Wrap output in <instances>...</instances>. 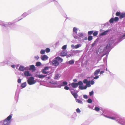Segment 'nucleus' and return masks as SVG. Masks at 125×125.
<instances>
[{
  "instance_id": "f257e3e1",
  "label": "nucleus",
  "mask_w": 125,
  "mask_h": 125,
  "mask_svg": "<svg viewBox=\"0 0 125 125\" xmlns=\"http://www.w3.org/2000/svg\"><path fill=\"white\" fill-rule=\"evenodd\" d=\"M12 115H10L8 116L4 121L2 125H10L11 122V119Z\"/></svg>"
},
{
  "instance_id": "f03ea898",
  "label": "nucleus",
  "mask_w": 125,
  "mask_h": 125,
  "mask_svg": "<svg viewBox=\"0 0 125 125\" xmlns=\"http://www.w3.org/2000/svg\"><path fill=\"white\" fill-rule=\"evenodd\" d=\"M34 78L32 77H31L28 80L27 82L29 84L31 85L34 84L35 82L33 80Z\"/></svg>"
},
{
  "instance_id": "7ed1b4c3",
  "label": "nucleus",
  "mask_w": 125,
  "mask_h": 125,
  "mask_svg": "<svg viewBox=\"0 0 125 125\" xmlns=\"http://www.w3.org/2000/svg\"><path fill=\"white\" fill-rule=\"evenodd\" d=\"M111 44L110 43H108L107 44L106 46L104 48V51L106 52H109L111 49Z\"/></svg>"
},
{
  "instance_id": "20e7f679",
  "label": "nucleus",
  "mask_w": 125,
  "mask_h": 125,
  "mask_svg": "<svg viewBox=\"0 0 125 125\" xmlns=\"http://www.w3.org/2000/svg\"><path fill=\"white\" fill-rule=\"evenodd\" d=\"M49 69L48 67H45L44 69L42 70V72L43 74H46L49 73V72L48 71Z\"/></svg>"
},
{
  "instance_id": "39448f33",
  "label": "nucleus",
  "mask_w": 125,
  "mask_h": 125,
  "mask_svg": "<svg viewBox=\"0 0 125 125\" xmlns=\"http://www.w3.org/2000/svg\"><path fill=\"white\" fill-rule=\"evenodd\" d=\"M52 63L53 65L55 66H57L59 64V62L57 61V60L55 59V58L53 61Z\"/></svg>"
},
{
  "instance_id": "423d86ee",
  "label": "nucleus",
  "mask_w": 125,
  "mask_h": 125,
  "mask_svg": "<svg viewBox=\"0 0 125 125\" xmlns=\"http://www.w3.org/2000/svg\"><path fill=\"white\" fill-rule=\"evenodd\" d=\"M24 74L25 76H30L31 75L29 71H25L24 73Z\"/></svg>"
},
{
  "instance_id": "0eeeda50",
  "label": "nucleus",
  "mask_w": 125,
  "mask_h": 125,
  "mask_svg": "<svg viewBox=\"0 0 125 125\" xmlns=\"http://www.w3.org/2000/svg\"><path fill=\"white\" fill-rule=\"evenodd\" d=\"M41 59L42 60H46L48 59V57L47 55H44L42 56L41 57Z\"/></svg>"
},
{
  "instance_id": "6e6552de",
  "label": "nucleus",
  "mask_w": 125,
  "mask_h": 125,
  "mask_svg": "<svg viewBox=\"0 0 125 125\" xmlns=\"http://www.w3.org/2000/svg\"><path fill=\"white\" fill-rule=\"evenodd\" d=\"M67 53L65 51L63 50L62 51L61 53V55L62 56H64L66 55Z\"/></svg>"
},
{
  "instance_id": "1a4fd4ad",
  "label": "nucleus",
  "mask_w": 125,
  "mask_h": 125,
  "mask_svg": "<svg viewBox=\"0 0 125 125\" xmlns=\"http://www.w3.org/2000/svg\"><path fill=\"white\" fill-rule=\"evenodd\" d=\"M71 85L72 86L73 88H75L78 86V84H77V83H72Z\"/></svg>"
},
{
  "instance_id": "9d476101",
  "label": "nucleus",
  "mask_w": 125,
  "mask_h": 125,
  "mask_svg": "<svg viewBox=\"0 0 125 125\" xmlns=\"http://www.w3.org/2000/svg\"><path fill=\"white\" fill-rule=\"evenodd\" d=\"M100 71L101 70L100 69H98L95 71L94 73V75H98Z\"/></svg>"
},
{
  "instance_id": "9b49d317",
  "label": "nucleus",
  "mask_w": 125,
  "mask_h": 125,
  "mask_svg": "<svg viewBox=\"0 0 125 125\" xmlns=\"http://www.w3.org/2000/svg\"><path fill=\"white\" fill-rule=\"evenodd\" d=\"M55 59L61 62H62L63 61V59L61 58L59 56L56 57L55 58Z\"/></svg>"
},
{
  "instance_id": "f8f14e48",
  "label": "nucleus",
  "mask_w": 125,
  "mask_h": 125,
  "mask_svg": "<svg viewBox=\"0 0 125 125\" xmlns=\"http://www.w3.org/2000/svg\"><path fill=\"white\" fill-rule=\"evenodd\" d=\"M125 17V13H121L119 17L120 19H122Z\"/></svg>"
},
{
  "instance_id": "ddd939ff",
  "label": "nucleus",
  "mask_w": 125,
  "mask_h": 125,
  "mask_svg": "<svg viewBox=\"0 0 125 125\" xmlns=\"http://www.w3.org/2000/svg\"><path fill=\"white\" fill-rule=\"evenodd\" d=\"M19 69L21 71H24V70H25L26 69L25 68L22 66H20L19 68Z\"/></svg>"
},
{
  "instance_id": "4468645a",
  "label": "nucleus",
  "mask_w": 125,
  "mask_h": 125,
  "mask_svg": "<svg viewBox=\"0 0 125 125\" xmlns=\"http://www.w3.org/2000/svg\"><path fill=\"white\" fill-rule=\"evenodd\" d=\"M26 82H25L22 83L21 85V87H22V88L25 87L26 86Z\"/></svg>"
},
{
  "instance_id": "2eb2a0df",
  "label": "nucleus",
  "mask_w": 125,
  "mask_h": 125,
  "mask_svg": "<svg viewBox=\"0 0 125 125\" xmlns=\"http://www.w3.org/2000/svg\"><path fill=\"white\" fill-rule=\"evenodd\" d=\"M46 76V75H44L42 74L39 75H38V77L39 78H44Z\"/></svg>"
},
{
  "instance_id": "dca6fc26",
  "label": "nucleus",
  "mask_w": 125,
  "mask_h": 125,
  "mask_svg": "<svg viewBox=\"0 0 125 125\" xmlns=\"http://www.w3.org/2000/svg\"><path fill=\"white\" fill-rule=\"evenodd\" d=\"M30 70H35V67L34 65H32L30 66Z\"/></svg>"
},
{
  "instance_id": "f3484780",
  "label": "nucleus",
  "mask_w": 125,
  "mask_h": 125,
  "mask_svg": "<svg viewBox=\"0 0 125 125\" xmlns=\"http://www.w3.org/2000/svg\"><path fill=\"white\" fill-rule=\"evenodd\" d=\"M74 61L73 60H71L69 62V63L70 64H72L74 63Z\"/></svg>"
},
{
  "instance_id": "a211bd4d",
  "label": "nucleus",
  "mask_w": 125,
  "mask_h": 125,
  "mask_svg": "<svg viewBox=\"0 0 125 125\" xmlns=\"http://www.w3.org/2000/svg\"><path fill=\"white\" fill-rule=\"evenodd\" d=\"M72 95L75 98H77L78 97L77 94L75 93H74V94H73Z\"/></svg>"
},
{
  "instance_id": "6ab92c4d",
  "label": "nucleus",
  "mask_w": 125,
  "mask_h": 125,
  "mask_svg": "<svg viewBox=\"0 0 125 125\" xmlns=\"http://www.w3.org/2000/svg\"><path fill=\"white\" fill-rule=\"evenodd\" d=\"M93 39V37L91 36H89L88 37V40L89 41H91Z\"/></svg>"
},
{
  "instance_id": "aec40b11",
  "label": "nucleus",
  "mask_w": 125,
  "mask_h": 125,
  "mask_svg": "<svg viewBox=\"0 0 125 125\" xmlns=\"http://www.w3.org/2000/svg\"><path fill=\"white\" fill-rule=\"evenodd\" d=\"M76 101L79 103L82 104V101L78 99H76Z\"/></svg>"
},
{
  "instance_id": "412c9836",
  "label": "nucleus",
  "mask_w": 125,
  "mask_h": 125,
  "mask_svg": "<svg viewBox=\"0 0 125 125\" xmlns=\"http://www.w3.org/2000/svg\"><path fill=\"white\" fill-rule=\"evenodd\" d=\"M98 33V31H96L94 32H93V35L94 36H96L97 35Z\"/></svg>"
},
{
  "instance_id": "4be33fe9",
  "label": "nucleus",
  "mask_w": 125,
  "mask_h": 125,
  "mask_svg": "<svg viewBox=\"0 0 125 125\" xmlns=\"http://www.w3.org/2000/svg\"><path fill=\"white\" fill-rule=\"evenodd\" d=\"M90 84V81H89L86 84V85L87 86V87H90L91 86V85Z\"/></svg>"
},
{
  "instance_id": "5701e85b",
  "label": "nucleus",
  "mask_w": 125,
  "mask_h": 125,
  "mask_svg": "<svg viewBox=\"0 0 125 125\" xmlns=\"http://www.w3.org/2000/svg\"><path fill=\"white\" fill-rule=\"evenodd\" d=\"M109 31L107 30L102 33L101 34L102 35H106L107 34V33Z\"/></svg>"
},
{
  "instance_id": "b1692460",
  "label": "nucleus",
  "mask_w": 125,
  "mask_h": 125,
  "mask_svg": "<svg viewBox=\"0 0 125 125\" xmlns=\"http://www.w3.org/2000/svg\"><path fill=\"white\" fill-rule=\"evenodd\" d=\"M41 65V63L40 62H37L36 64V66H39Z\"/></svg>"
},
{
  "instance_id": "393cba45",
  "label": "nucleus",
  "mask_w": 125,
  "mask_h": 125,
  "mask_svg": "<svg viewBox=\"0 0 125 125\" xmlns=\"http://www.w3.org/2000/svg\"><path fill=\"white\" fill-rule=\"evenodd\" d=\"M114 21V19L113 18H111L109 20V22L110 23H113Z\"/></svg>"
},
{
  "instance_id": "a878e982",
  "label": "nucleus",
  "mask_w": 125,
  "mask_h": 125,
  "mask_svg": "<svg viewBox=\"0 0 125 125\" xmlns=\"http://www.w3.org/2000/svg\"><path fill=\"white\" fill-rule=\"evenodd\" d=\"M92 102V100L90 98L88 99L87 100V102L89 103H91Z\"/></svg>"
},
{
  "instance_id": "bb28decb",
  "label": "nucleus",
  "mask_w": 125,
  "mask_h": 125,
  "mask_svg": "<svg viewBox=\"0 0 125 125\" xmlns=\"http://www.w3.org/2000/svg\"><path fill=\"white\" fill-rule=\"evenodd\" d=\"M121 14L120 13V12H116V15L117 16H120L121 15Z\"/></svg>"
},
{
  "instance_id": "cd10ccee",
  "label": "nucleus",
  "mask_w": 125,
  "mask_h": 125,
  "mask_svg": "<svg viewBox=\"0 0 125 125\" xmlns=\"http://www.w3.org/2000/svg\"><path fill=\"white\" fill-rule=\"evenodd\" d=\"M119 19L118 17H115L114 19V21H117L119 20Z\"/></svg>"
},
{
  "instance_id": "c85d7f7f",
  "label": "nucleus",
  "mask_w": 125,
  "mask_h": 125,
  "mask_svg": "<svg viewBox=\"0 0 125 125\" xmlns=\"http://www.w3.org/2000/svg\"><path fill=\"white\" fill-rule=\"evenodd\" d=\"M77 84H78V86L79 85H83V83L81 81H80L78 82V83H77Z\"/></svg>"
},
{
  "instance_id": "c756f323",
  "label": "nucleus",
  "mask_w": 125,
  "mask_h": 125,
  "mask_svg": "<svg viewBox=\"0 0 125 125\" xmlns=\"http://www.w3.org/2000/svg\"><path fill=\"white\" fill-rule=\"evenodd\" d=\"M77 29L75 28V27H74L73 28V32H76V33H77Z\"/></svg>"
},
{
  "instance_id": "7c9ffc66",
  "label": "nucleus",
  "mask_w": 125,
  "mask_h": 125,
  "mask_svg": "<svg viewBox=\"0 0 125 125\" xmlns=\"http://www.w3.org/2000/svg\"><path fill=\"white\" fill-rule=\"evenodd\" d=\"M93 31H89L88 32V34L89 35H90L92 34V33H93Z\"/></svg>"
},
{
  "instance_id": "2f4dec72",
  "label": "nucleus",
  "mask_w": 125,
  "mask_h": 125,
  "mask_svg": "<svg viewBox=\"0 0 125 125\" xmlns=\"http://www.w3.org/2000/svg\"><path fill=\"white\" fill-rule=\"evenodd\" d=\"M45 51L44 50H42L40 52V53L41 54H43L45 53Z\"/></svg>"
},
{
  "instance_id": "473e14b6",
  "label": "nucleus",
  "mask_w": 125,
  "mask_h": 125,
  "mask_svg": "<svg viewBox=\"0 0 125 125\" xmlns=\"http://www.w3.org/2000/svg\"><path fill=\"white\" fill-rule=\"evenodd\" d=\"M95 109V111H98L100 110L99 108L97 107H95L94 108Z\"/></svg>"
},
{
  "instance_id": "72a5a7b5",
  "label": "nucleus",
  "mask_w": 125,
  "mask_h": 125,
  "mask_svg": "<svg viewBox=\"0 0 125 125\" xmlns=\"http://www.w3.org/2000/svg\"><path fill=\"white\" fill-rule=\"evenodd\" d=\"M63 86L67 85V83L66 81H63L62 82Z\"/></svg>"
},
{
  "instance_id": "f704fd0d",
  "label": "nucleus",
  "mask_w": 125,
  "mask_h": 125,
  "mask_svg": "<svg viewBox=\"0 0 125 125\" xmlns=\"http://www.w3.org/2000/svg\"><path fill=\"white\" fill-rule=\"evenodd\" d=\"M96 41H95L92 44L91 46L92 47H93L96 44Z\"/></svg>"
},
{
  "instance_id": "c9c22d12",
  "label": "nucleus",
  "mask_w": 125,
  "mask_h": 125,
  "mask_svg": "<svg viewBox=\"0 0 125 125\" xmlns=\"http://www.w3.org/2000/svg\"><path fill=\"white\" fill-rule=\"evenodd\" d=\"M45 51L47 52H48L50 51V49L49 48H47L45 50Z\"/></svg>"
},
{
  "instance_id": "e433bc0d",
  "label": "nucleus",
  "mask_w": 125,
  "mask_h": 125,
  "mask_svg": "<svg viewBox=\"0 0 125 125\" xmlns=\"http://www.w3.org/2000/svg\"><path fill=\"white\" fill-rule=\"evenodd\" d=\"M59 76L58 74L56 75L54 78V79H57L58 78Z\"/></svg>"
},
{
  "instance_id": "4c0bfd02",
  "label": "nucleus",
  "mask_w": 125,
  "mask_h": 125,
  "mask_svg": "<svg viewBox=\"0 0 125 125\" xmlns=\"http://www.w3.org/2000/svg\"><path fill=\"white\" fill-rule=\"evenodd\" d=\"M67 48V45H65L64 46H63L62 47V49L63 50H65Z\"/></svg>"
},
{
  "instance_id": "58836bf2",
  "label": "nucleus",
  "mask_w": 125,
  "mask_h": 125,
  "mask_svg": "<svg viewBox=\"0 0 125 125\" xmlns=\"http://www.w3.org/2000/svg\"><path fill=\"white\" fill-rule=\"evenodd\" d=\"M83 82L84 83H86L88 82V80L87 79H84L83 81Z\"/></svg>"
},
{
  "instance_id": "ea45409f",
  "label": "nucleus",
  "mask_w": 125,
  "mask_h": 125,
  "mask_svg": "<svg viewBox=\"0 0 125 125\" xmlns=\"http://www.w3.org/2000/svg\"><path fill=\"white\" fill-rule=\"evenodd\" d=\"M106 117L108 118H109L110 119H113V120L115 119V118L114 117H109V116H107Z\"/></svg>"
},
{
  "instance_id": "a19ab883",
  "label": "nucleus",
  "mask_w": 125,
  "mask_h": 125,
  "mask_svg": "<svg viewBox=\"0 0 125 125\" xmlns=\"http://www.w3.org/2000/svg\"><path fill=\"white\" fill-rule=\"evenodd\" d=\"M64 89L66 90H68L69 89V87L67 86H66L64 87Z\"/></svg>"
},
{
  "instance_id": "79ce46f5",
  "label": "nucleus",
  "mask_w": 125,
  "mask_h": 125,
  "mask_svg": "<svg viewBox=\"0 0 125 125\" xmlns=\"http://www.w3.org/2000/svg\"><path fill=\"white\" fill-rule=\"evenodd\" d=\"M80 47V46L79 45L77 44V45H75V49H77V48H78L79 47Z\"/></svg>"
},
{
  "instance_id": "37998d69",
  "label": "nucleus",
  "mask_w": 125,
  "mask_h": 125,
  "mask_svg": "<svg viewBox=\"0 0 125 125\" xmlns=\"http://www.w3.org/2000/svg\"><path fill=\"white\" fill-rule=\"evenodd\" d=\"M76 111L77 112V113H80V112L81 111L80 110V109L78 108L76 109Z\"/></svg>"
},
{
  "instance_id": "c03bdc74",
  "label": "nucleus",
  "mask_w": 125,
  "mask_h": 125,
  "mask_svg": "<svg viewBox=\"0 0 125 125\" xmlns=\"http://www.w3.org/2000/svg\"><path fill=\"white\" fill-rule=\"evenodd\" d=\"M79 89H80L81 90H83V87L82 86H79Z\"/></svg>"
},
{
  "instance_id": "a18cd8bd",
  "label": "nucleus",
  "mask_w": 125,
  "mask_h": 125,
  "mask_svg": "<svg viewBox=\"0 0 125 125\" xmlns=\"http://www.w3.org/2000/svg\"><path fill=\"white\" fill-rule=\"evenodd\" d=\"M94 94V92L93 91H92L89 93V95L90 96H92Z\"/></svg>"
},
{
  "instance_id": "49530a36",
  "label": "nucleus",
  "mask_w": 125,
  "mask_h": 125,
  "mask_svg": "<svg viewBox=\"0 0 125 125\" xmlns=\"http://www.w3.org/2000/svg\"><path fill=\"white\" fill-rule=\"evenodd\" d=\"M79 36L80 37H82L83 36V34L82 33H80L79 34Z\"/></svg>"
},
{
  "instance_id": "de8ad7c7",
  "label": "nucleus",
  "mask_w": 125,
  "mask_h": 125,
  "mask_svg": "<svg viewBox=\"0 0 125 125\" xmlns=\"http://www.w3.org/2000/svg\"><path fill=\"white\" fill-rule=\"evenodd\" d=\"M90 83H91V84L92 85L94 84V81L93 80L91 81Z\"/></svg>"
},
{
  "instance_id": "09e8293b",
  "label": "nucleus",
  "mask_w": 125,
  "mask_h": 125,
  "mask_svg": "<svg viewBox=\"0 0 125 125\" xmlns=\"http://www.w3.org/2000/svg\"><path fill=\"white\" fill-rule=\"evenodd\" d=\"M83 97L85 99H87L88 98V96L87 95H84L83 96Z\"/></svg>"
},
{
  "instance_id": "8fccbe9b",
  "label": "nucleus",
  "mask_w": 125,
  "mask_h": 125,
  "mask_svg": "<svg viewBox=\"0 0 125 125\" xmlns=\"http://www.w3.org/2000/svg\"><path fill=\"white\" fill-rule=\"evenodd\" d=\"M99 76L97 75L95 77H94V79H97L99 78Z\"/></svg>"
},
{
  "instance_id": "3c124183",
  "label": "nucleus",
  "mask_w": 125,
  "mask_h": 125,
  "mask_svg": "<svg viewBox=\"0 0 125 125\" xmlns=\"http://www.w3.org/2000/svg\"><path fill=\"white\" fill-rule=\"evenodd\" d=\"M21 79H19L18 80V82L19 83H20L21 82Z\"/></svg>"
},
{
  "instance_id": "603ef678",
  "label": "nucleus",
  "mask_w": 125,
  "mask_h": 125,
  "mask_svg": "<svg viewBox=\"0 0 125 125\" xmlns=\"http://www.w3.org/2000/svg\"><path fill=\"white\" fill-rule=\"evenodd\" d=\"M125 37V33L124 34L123 36H121L120 38V39H121Z\"/></svg>"
},
{
  "instance_id": "864d4df0",
  "label": "nucleus",
  "mask_w": 125,
  "mask_h": 125,
  "mask_svg": "<svg viewBox=\"0 0 125 125\" xmlns=\"http://www.w3.org/2000/svg\"><path fill=\"white\" fill-rule=\"evenodd\" d=\"M74 38L76 39H77L78 38V36H74Z\"/></svg>"
},
{
  "instance_id": "5fc2aeb1",
  "label": "nucleus",
  "mask_w": 125,
  "mask_h": 125,
  "mask_svg": "<svg viewBox=\"0 0 125 125\" xmlns=\"http://www.w3.org/2000/svg\"><path fill=\"white\" fill-rule=\"evenodd\" d=\"M35 58L36 59L38 60L39 58L38 56H36L35 57Z\"/></svg>"
},
{
  "instance_id": "6e6d98bb",
  "label": "nucleus",
  "mask_w": 125,
  "mask_h": 125,
  "mask_svg": "<svg viewBox=\"0 0 125 125\" xmlns=\"http://www.w3.org/2000/svg\"><path fill=\"white\" fill-rule=\"evenodd\" d=\"M87 86L85 85L84 87H83V89H86Z\"/></svg>"
},
{
  "instance_id": "4d7b16f0",
  "label": "nucleus",
  "mask_w": 125,
  "mask_h": 125,
  "mask_svg": "<svg viewBox=\"0 0 125 125\" xmlns=\"http://www.w3.org/2000/svg\"><path fill=\"white\" fill-rule=\"evenodd\" d=\"M104 71H101L100 72V73L101 74H103V73H104Z\"/></svg>"
},
{
  "instance_id": "13d9d810",
  "label": "nucleus",
  "mask_w": 125,
  "mask_h": 125,
  "mask_svg": "<svg viewBox=\"0 0 125 125\" xmlns=\"http://www.w3.org/2000/svg\"><path fill=\"white\" fill-rule=\"evenodd\" d=\"M73 81L74 82H76L77 80L76 79H74L73 80Z\"/></svg>"
},
{
  "instance_id": "bf43d9fd",
  "label": "nucleus",
  "mask_w": 125,
  "mask_h": 125,
  "mask_svg": "<svg viewBox=\"0 0 125 125\" xmlns=\"http://www.w3.org/2000/svg\"><path fill=\"white\" fill-rule=\"evenodd\" d=\"M71 92L72 95L73 94H74V93H75L74 92H73V91H71Z\"/></svg>"
},
{
  "instance_id": "052dcab7",
  "label": "nucleus",
  "mask_w": 125,
  "mask_h": 125,
  "mask_svg": "<svg viewBox=\"0 0 125 125\" xmlns=\"http://www.w3.org/2000/svg\"><path fill=\"white\" fill-rule=\"evenodd\" d=\"M46 78L47 79H50V76L49 77H46Z\"/></svg>"
},
{
  "instance_id": "680f3d73",
  "label": "nucleus",
  "mask_w": 125,
  "mask_h": 125,
  "mask_svg": "<svg viewBox=\"0 0 125 125\" xmlns=\"http://www.w3.org/2000/svg\"><path fill=\"white\" fill-rule=\"evenodd\" d=\"M11 66L13 68H14L15 67V66L13 65H12Z\"/></svg>"
},
{
  "instance_id": "e2e57ef3",
  "label": "nucleus",
  "mask_w": 125,
  "mask_h": 125,
  "mask_svg": "<svg viewBox=\"0 0 125 125\" xmlns=\"http://www.w3.org/2000/svg\"><path fill=\"white\" fill-rule=\"evenodd\" d=\"M84 39L85 40H87V37H85L84 38Z\"/></svg>"
},
{
  "instance_id": "0e129e2a",
  "label": "nucleus",
  "mask_w": 125,
  "mask_h": 125,
  "mask_svg": "<svg viewBox=\"0 0 125 125\" xmlns=\"http://www.w3.org/2000/svg\"><path fill=\"white\" fill-rule=\"evenodd\" d=\"M73 45H71V46H72V47H73Z\"/></svg>"
},
{
  "instance_id": "69168bd1",
  "label": "nucleus",
  "mask_w": 125,
  "mask_h": 125,
  "mask_svg": "<svg viewBox=\"0 0 125 125\" xmlns=\"http://www.w3.org/2000/svg\"><path fill=\"white\" fill-rule=\"evenodd\" d=\"M104 55H103L102 56H102V57H103V56Z\"/></svg>"
}]
</instances>
